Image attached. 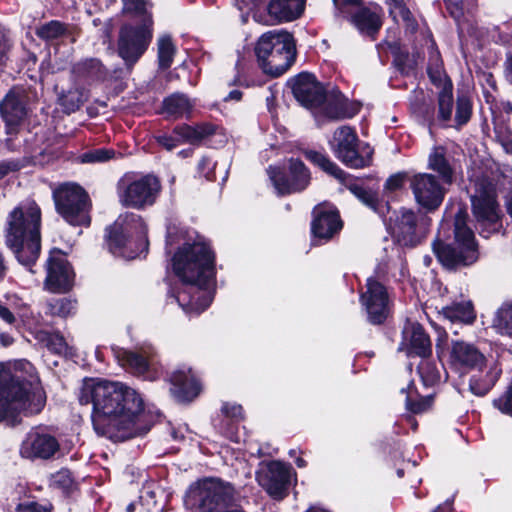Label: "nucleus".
I'll use <instances>...</instances> for the list:
<instances>
[{
  "mask_svg": "<svg viewBox=\"0 0 512 512\" xmlns=\"http://www.w3.org/2000/svg\"><path fill=\"white\" fill-rule=\"evenodd\" d=\"M79 401L92 405L94 430L113 441H124L149 430L142 396L122 382L86 379Z\"/></svg>",
  "mask_w": 512,
  "mask_h": 512,
  "instance_id": "f257e3e1",
  "label": "nucleus"
},
{
  "mask_svg": "<svg viewBox=\"0 0 512 512\" xmlns=\"http://www.w3.org/2000/svg\"><path fill=\"white\" fill-rule=\"evenodd\" d=\"M174 273L188 285L178 292L175 300L188 313L199 314L212 302L209 287L215 275L214 255L203 241L185 243L172 259Z\"/></svg>",
  "mask_w": 512,
  "mask_h": 512,
  "instance_id": "f03ea898",
  "label": "nucleus"
},
{
  "mask_svg": "<svg viewBox=\"0 0 512 512\" xmlns=\"http://www.w3.org/2000/svg\"><path fill=\"white\" fill-rule=\"evenodd\" d=\"M46 405V393L38 379L20 380L0 364V421L12 424L21 416L40 413Z\"/></svg>",
  "mask_w": 512,
  "mask_h": 512,
  "instance_id": "7ed1b4c3",
  "label": "nucleus"
},
{
  "mask_svg": "<svg viewBox=\"0 0 512 512\" xmlns=\"http://www.w3.org/2000/svg\"><path fill=\"white\" fill-rule=\"evenodd\" d=\"M41 211L34 201L15 207L7 217L6 243L24 266L34 264L40 254Z\"/></svg>",
  "mask_w": 512,
  "mask_h": 512,
  "instance_id": "20e7f679",
  "label": "nucleus"
},
{
  "mask_svg": "<svg viewBox=\"0 0 512 512\" xmlns=\"http://www.w3.org/2000/svg\"><path fill=\"white\" fill-rule=\"evenodd\" d=\"M255 53L265 74L280 76L295 60L293 36L287 31H269L258 39Z\"/></svg>",
  "mask_w": 512,
  "mask_h": 512,
  "instance_id": "39448f33",
  "label": "nucleus"
},
{
  "mask_svg": "<svg viewBox=\"0 0 512 512\" xmlns=\"http://www.w3.org/2000/svg\"><path fill=\"white\" fill-rule=\"evenodd\" d=\"M108 245L114 255L127 259L146 252L147 227L142 217L134 213L120 215L111 227Z\"/></svg>",
  "mask_w": 512,
  "mask_h": 512,
  "instance_id": "423d86ee",
  "label": "nucleus"
},
{
  "mask_svg": "<svg viewBox=\"0 0 512 512\" xmlns=\"http://www.w3.org/2000/svg\"><path fill=\"white\" fill-rule=\"evenodd\" d=\"M468 215L459 210L455 217V240L452 244L436 241L433 251L438 260L448 268L470 265L478 259V250L473 231L467 226Z\"/></svg>",
  "mask_w": 512,
  "mask_h": 512,
  "instance_id": "0eeeda50",
  "label": "nucleus"
},
{
  "mask_svg": "<svg viewBox=\"0 0 512 512\" xmlns=\"http://www.w3.org/2000/svg\"><path fill=\"white\" fill-rule=\"evenodd\" d=\"M233 498L231 484L218 478H204L189 487L184 502L194 512H222Z\"/></svg>",
  "mask_w": 512,
  "mask_h": 512,
  "instance_id": "6e6552de",
  "label": "nucleus"
},
{
  "mask_svg": "<svg viewBox=\"0 0 512 512\" xmlns=\"http://www.w3.org/2000/svg\"><path fill=\"white\" fill-rule=\"evenodd\" d=\"M161 191L160 180L153 174L138 176L134 173L125 174L118 182L119 202L134 209L152 206Z\"/></svg>",
  "mask_w": 512,
  "mask_h": 512,
  "instance_id": "1a4fd4ad",
  "label": "nucleus"
},
{
  "mask_svg": "<svg viewBox=\"0 0 512 512\" xmlns=\"http://www.w3.org/2000/svg\"><path fill=\"white\" fill-rule=\"evenodd\" d=\"M56 211L71 225L90 224V199L86 191L76 183H64L53 191Z\"/></svg>",
  "mask_w": 512,
  "mask_h": 512,
  "instance_id": "9d476101",
  "label": "nucleus"
},
{
  "mask_svg": "<svg viewBox=\"0 0 512 512\" xmlns=\"http://www.w3.org/2000/svg\"><path fill=\"white\" fill-rule=\"evenodd\" d=\"M329 145L334 155L350 168H364L372 162V149L367 144H360L355 130L350 126L337 128Z\"/></svg>",
  "mask_w": 512,
  "mask_h": 512,
  "instance_id": "9b49d317",
  "label": "nucleus"
},
{
  "mask_svg": "<svg viewBox=\"0 0 512 512\" xmlns=\"http://www.w3.org/2000/svg\"><path fill=\"white\" fill-rule=\"evenodd\" d=\"M472 211L477 222L490 231L500 227L501 210L497 201L495 185L480 179L475 183V193L471 196Z\"/></svg>",
  "mask_w": 512,
  "mask_h": 512,
  "instance_id": "f8f14e48",
  "label": "nucleus"
},
{
  "mask_svg": "<svg viewBox=\"0 0 512 512\" xmlns=\"http://www.w3.org/2000/svg\"><path fill=\"white\" fill-rule=\"evenodd\" d=\"M153 21L144 19L139 26L123 25L118 39V53L128 66L134 65L147 50L152 40Z\"/></svg>",
  "mask_w": 512,
  "mask_h": 512,
  "instance_id": "ddd939ff",
  "label": "nucleus"
},
{
  "mask_svg": "<svg viewBox=\"0 0 512 512\" xmlns=\"http://www.w3.org/2000/svg\"><path fill=\"white\" fill-rule=\"evenodd\" d=\"M306 0H254L251 8L255 21L274 25L300 17Z\"/></svg>",
  "mask_w": 512,
  "mask_h": 512,
  "instance_id": "4468645a",
  "label": "nucleus"
},
{
  "mask_svg": "<svg viewBox=\"0 0 512 512\" xmlns=\"http://www.w3.org/2000/svg\"><path fill=\"white\" fill-rule=\"evenodd\" d=\"M256 480L271 498L282 500L288 494L290 467L279 461L260 463Z\"/></svg>",
  "mask_w": 512,
  "mask_h": 512,
  "instance_id": "2eb2a0df",
  "label": "nucleus"
},
{
  "mask_svg": "<svg viewBox=\"0 0 512 512\" xmlns=\"http://www.w3.org/2000/svg\"><path fill=\"white\" fill-rule=\"evenodd\" d=\"M360 301L371 324H381L389 316L390 300L387 289L376 279H367L366 290L361 294Z\"/></svg>",
  "mask_w": 512,
  "mask_h": 512,
  "instance_id": "dca6fc26",
  "label": "nucleus"
},
{
  "mask_svg": "<svg viewBox=\"0 0 512 512\" xmlns=\"http://www.w3.org/2000/svg\"><path fill=\"white\" fill-rule=\"evenodd\" d=\"M410 188L417 204L427 211L437 209L443 202L445 189L432 174L413 175L410 178Z\"/></svg>",
  "mask_w": 512,
  "mask_h": 512,
  "instance_id": "f3484780",
  "label": "nucleus"
},
{
  "mask_svg": "<svg viewBox=\"0 0 512 512\" xmlns=\"http://www.w3.org/2000/svg\"><path fill=\"white\" fill-rule=\"evenodd\" d=\"M428 225L425 217L419 218L412 210L403 209L396 218L393 235L400 245L412 247L420 242Z\"/></svg>",
  "mask_w": 512,
  "mask_h": 512,
  "instance_id": "a211bd4d",
  "label": "nucleus"
},
{
  "mask_svg": "<svg viewBox=\"0 0 512 512\" xmlns=\"http://www.w3.org/2000/svg\"><path fill=\"white\" fill-rule=\"evenodd\" d=\"M74 282V272L65 255L60 251H53L47 261V276L45 288L54 293L69 291Z\"/></svg>",
  "mask_w": 512,
  "mask_h": 512,
  "instance_id": "6ab92c4d",
  "label": "nucleus"
},
{
  "mask_svg": "<svg viewBox=\"0 0 512 512\" xmlns=\"http://www.w3.org/2000/svg\"><path fill=\"white\" fill-rule=\"evenodd\" d=\"M268 173L279 194L302 191L310 182L309 170L303 162L295 159L289 162V180H285L282 172L276 167H269Z\"/></svg>",
  "mask_w": 512,
  "mask_h": 512,
  "instance_id": "aec40b11",
  "label": "nucleus"
},
{
  "mask_svg": "<svg viewBox=\"0 0 512 512\" xmlns=\"http://www.w3.org/2000/svg\"><path fill=\"white\" fill-rule=\"evenodd\" d=\"M292 90L298 102L314 111L320 106L326 94L321 83L310 73L299 74L293 81Z\"/></svg>",
  "mask_w": 512,
  "mask_h": 512,
  "instance_id": "412c9836",
  "label": "nucleus"
},
{
  "mask_svg": "<svg viewBox=\"0 0 512 512\" xmlns=\"http://www.w3.org/2000/svg\"><path fill=\"white\" fill-rule=\"evenodd\" d=\"M59 450L57 439L51 434L32 430L21 445V455L33 459H49Z\"/></svg>",
  "mask_w": 512,
  "mask_h": 512,
  "instance_id": "4be33fe9",
  "label": "nucleus"
},
{
  "mask_svg": "<svg viewBox=\"0 0 512 512\" xmlns=\"http://www.w3.org/2000/svg\"><path fill=\"white\" fill-rule=\"evenodd\" d=\"M121 366L130 372L144 376L145 379L156 378L155 360L151 349L142 348L140 351L122 350L117 354Z\"/></svg>",
  "mask_w": 512,
  "mask_h": 512,
  "instance_id": "5701e85b",
  "label": "nucleus"
},
{
  "mask_svg": "<svg viewBox=\"0 0 512 512\" xmlns=\"http://www.w3.org/2000/svg\"><path fill=\"white\" fill-rule=\"evenodd\" d=\"M313 213L312 233L316 238L328 240L341 229L339 214L332 206L319 205Z\"/></svg>",
  "mask_w": 512,
  "mask_h": 512,
  "instance_id": "b1692460",
  "label": "nucleus"
},
{
  "mask_svg": "<svg viewBox=\"0 0 512 512\" xmlns=\"http://www.w3.org/2000/svg\"><path fill=\"white\" fill-rule=\"evenodd\" d=\"M172 384L171 393L180 402L191 401L200 391V384L190 369H179L170 377Z\"/></svg>",
  "mask_w": 512,
  "mask_h": 512,
  "instance_id": "393cba45",
  "label": "nucleus"
},
{
  "mask_svg": "<svg viewBox=\"0 0 512 512\" xmlns=\"http://www.w3.org/2000/svg\"><path fill=\"white\" fill-rule=\"evenodd\" d=\"M0 114L11 133L26 115L22 94L11 90L0 102Z\"/></svg>",
  "mask_w": 512,
  "mask_h": 512,
  "instance_id": "a878e982",
  "label": "nucleus"
},
{
  "mask_svg": "<svg viewBox=\"0 0 512 512\" xmlns=\"http://www.w3.org/2000/svg\"><path fill=\"white\" fill-rule=\"evenodd\" d=\"M451 364L457 368H477L484 361V355L473 345L465 342H455L450 355Z\"/></svg>",
  "mask_w": 512,
  "mask_h": 512,
  "instance_id": "bb28decb",
  "label": "nucleus"
},
{
  "mask_svg": "<svg viewBox=\"0 0 512 512\" xmlns=\"http://www.w3.org/2000/svg\"><path fill=\"white\" fill-rule=\"evenodd\" d=\"M403 343L408 346V353L426 357L431 353V341L418 323H407L403 330Z\"/></svg>",
  "mask_w": 512,
  "mask_h": 512,
  "instance_id": "cd10ccee",
  "label": "nucleus"
},
{
  "mask_svg": "<svg viewBox=\"0 0 512 512\" xmlns=\"http://www.w3.org/2000/svg\"><path fill=\"white\" fill-rule=\"evenodd\" d=\"M353 116L346 111L345 99L340 94L329 96L325 94L324 100L314 111V117L319 123L351 118Z\"/></svg>",
  "mask_w": 512,
  "mask_h": 512,
  "instance_id": "c85d7f7f",
  "label": "nucleus"
},
{
  "mask_svg": "<svg viewBox=\"0 0 512 512\" xmlns=\"http://www.w3.org/2000/svg\"><path fill=\"white\" fill-rule=\"evenodd\" d=\"M382 8L371 5L358 9L352 16V22L363 33L373 36L382 25Z\"/></svg>",
  "mask_w": 512,
  "mask_h": 512,
  "instance_id": "c756f323",
  "label": "nucleus"
},
{
  "mask_svg": "<svg viewBox=\"0 0 512 512\" xmlns=\"http://www.w3.org/2000/svg\"><path fill=\"white\" fill-rule=\"evenodd\" d=\"M194 103L184 94L175 93L165 98L162 104V113L168 118L189 116Z\"/></svg>",
  "mask_w": 512,
  "mask_h": 512,
  "instance_id": "7c9ffc66",
  "label": "nucleus"
},
{
  "mask_svg": "<svg viewBox=\"0 0 512 512\" xmlns=\"http://www.w3.org/2000/svg\"><path fill=\"white\" fill-rule=\"evenodd\" d=\"M501 373V368L494 364L484 375L482 373L474 375L470 380V391L477 396L485 395L495 385Z\"/></svg>",
  "mask_w": 512,
  "mask_h": 512,
  "instance_id": "2f4dec72",
  "label": "nucleus"
},
{
  "mask_svg": "<svg viewBox=\"0 0 512 512\" xmlns=\"http://www.w3.org/2000/svg\"><path fill=\"white\" fill-rule=\"evenodd\" d=\"M212 133L213 127L208 124H201L197 126L180 125L174 129V135L178 137V142H180V144H198Z\"/></svg>",
  "mask_w": 512,
  "mask_h": 512,
  "instance_id": "473e14b6",
  "label": "nucleus"
},
{
  "mask_svg": "<svg viewBox=\"0 0 512 512\" xmlns=\"http://www.w3.org/2000/svg\"><path fill=\"white\" fill-rule=\"evenodd\" d=\"M492 328L496 333L512 338V302H504L496 310Z\"/></svg>",
  "mask_w": 512,
  "mask_h": 512,
  "instance_id": "72a5a7b5",
  "label": "nucleus"
},
{
  "mask_svg": "<svg viewBox=\"0 0 512 512\" xmlns=\"http://www.w3.org/2000/svg\"><path fill=\"white\" fill-rule=\"evenodd\" d=\"M443 314L451 321L471 323L475 319L473 306L470 302L454 303L443 308Z\"/></svg>",
  "mask_w": 512,
  "mask_h": 512,
  "instance_id": "f704fd0d",
  "label": "nucleus"
},
{
  "mask_svg": "<svg viewBox=\"0 0 512 512\" xmlns=\"http://www.w3.org/2000/svg\"><path fill=\"white\" fill-rule=\"evenodd\" d=\"M445 154L443 147H435L429 156V168L438 172L447 182H451L452 169Z\"/></svg>",
  "mask_w": 512,
  "mask_h": 512,
  "instance_id": "c9c22d12",
  "label": "nucleus"
},
{
  "mask_svg": "<svg viewBox=\"0 0 512 512\" xmlns=\"http://www.w3.org/2000/svg\"><path fill=\"white\" fill-rule=\"evenodd\" d=\"M305 155L307 159H309L315 165L319 166L326 173L341 181L345 179V172L339 168L337 164L331 161L326 155L312 150L305 152Z\"/></svg>",
  "mask_w": 512,
  "mask_h": 512,
  "instance_id": "e433bc0d",
  "label": "nucleus"
},
{
  "mask_svg": "<svg viewBox=\"0 0 512 512\" xmlns=\"http://www.w3.org/2000/svg\"><path fill=\"white\" fill-rule=\"evenodd\" d=\"M175 54V46L170 36L163 35L158 39V60L159 65L163 69H167L173 62Z\"/></svg>",
  "mask_w": 512,
  "mask_h": 512,
  "instance_id": "4c0bfd02",
  "label": "nucleus"
},
{
  "mask_svg": "<svg viewBox=\"0 0 512 512\" xmlns=\"http://www.w3.org/2000/svg\"><path fill=\"white\" fill-rule=\"evenodd\" d=\"M418 372L425 386H434L441 380V372L435 363L423 359L418 365Z\"/></svg>",
  "mask_w": 512,
  "mask_h": 512,
  "instance_id": "58836bf2",
  "label": "nucleus"
},
{
  "mask_svg": "<svg viewBox=\"0 0 512 512\" xmlns=\"http://www.w3.org/2000/svg\"><path fill=\"white\" fill-rule=\"evenodd\" d=\"M76 308V301L67 298L56 299L48 304L50 314L60 317H67L74 314Z\"/></svg>",
  "mask_w": 512,
  "mask_h": 512,
  "instance_id": "ea45409f",
  "label": "nucleus"
},
{
  "mask_svg": "<svg viewBox=\"0 0 512 512\" xmlns=\"http://www.w3.org/2000/svg\"><path fill=\"white\" fill-rule=\"evenodd\" d=\"M439 114L442 120L447 121L452 116L453 94L452 85H445L439 94Z\"/></svg>",
  "mask_w": 512,
  "mask_h": 512,
  "instance_id": "a19ab883",
  "label": "nucleus"
},
{
  "mask_svg": "<svg viewBox=\"0 0 512 512\" xmlns=\"http://www.w3.org/2000/svg\"><path fill=\"white\" fill-rule=\"evenodd\" d=\"M115 155L114 150L99 148L84 152L83 154L78 156V160L81 163H103L110 159H112Z\"/></svg>",
  "mask_w": 512,
  "mask_h": 512,
  "instance_id": "79ce46f5",
  "label": "nucleus"
},
{
  "mask_svg": "<svg viewBox=\"0 0 512 512\" xmlns=\"http://www.w3.org/2000/svg\"><path fill=\"white\" fill-rule=\"evenodd\" d=\"M347 187L349 191L363 204L373 210L377 209V197L373 191L365 189L356 182L350 183Z\"/></svg>",
  "mask_w": 512,
  "mask_h": 512,
  "instance_id": "37998d69",
  "label": "nucleus"
},
{
  "mask_svg": "<svg viewBox=\"0 0 512 512\" xmlns=\"http://www.w3.org/2000/svg\"><path fill=\"white\" fill-rule=\"evenodd\" d=\"M66 32V27L59 21H50L37 29V35L45 40H52L62 36Z\"/></svg>",
  "mask_w": 512,
  "mask_h": 512,
  "instance_id": "c03bdc74",
  "label": "nucleus"
},
{
  "mask_svg": "<svg viewBox=\"0 0 512 512\" xmlns=\"http://www.w3.org/2000/svg\"><path fill=\"white\" fill-rule=\"evenodd\" d=\"M16 315L22 316L21 308L17 305L15 300H9V304L0 302V319L8 325H13L16 322Z\"/></svg>",
  "mask_w": 512,
  "mask_h": 512,
  "instance_id": "a18cd8bd",
  "label": "nucleus"
},
{
  "mask_svg": "<svg viewBox=\"0 0 512 512\" xmlns=\"http://www.w3.org/2000/svg\"><path fill=\"white\" fill-rule=\"evenodd\" d=\"M147 1L146 0H123V11L134 15L141 16L142 23L147 17L151 15L147 12Z\"/></svg>",
  "mask_w": 512,
  "mask_h": 512,
  "instance_id": "49530a36",
  "label": "nucleus"
},
{
  "mask_svg": "<svg viewBox=\"0 0 512 512\" xmlns=\"http://www.w3.org/2000/svg\"><path fill=\"white\" fill-rule=\"evenodd\" d=\"M471 116V103L465 96H459L457 99V108L455 120L458 125H463L468 122Z\"/></svg>",
  "mask_w": 512,
  "mask_h": 512,
  "instance_id": "de8ad7c7",
  "label": "nucleus"
},
{
  "mask_svg": "<svg viewBox=\"0 0 512 512\" xmlns=\"http://www.w3.org/2000/svg\"><path fill=\"white\" fill-rule=\"evenodd\" d=\"M496 138L502 145L504 151L508 154L512 153V131L505 125H498L495 128Z\"/></svg>",
  "mask_w": 512,
  "mask_h": 512,
  "instance_id": "09e8293b",
  "label": "nucleus"
},
{
  "mask_svg": "<svg viewBox=\"0 0 512 512\" xmlns=\"http://www.w3.org/2000/svg\"><path fill=\"white\" fill-rule=\"evenodd\" d=\"M493 404L502 413L512 416V384L505 393L493 401Z\"/></svg>",
  "mask_w": 512,
  "mask_h": 512,
  "instance_id": "8fccbe9b",
  "label": "nucleus"
},
{
  "mask_svg": "<svg viewBox=\"0 0 512 512\" xmlns=\"http://www.w3.org/2000/svg\"><path fill=\"white\" fill-rule=\"evenodd\" d=\"M47 346L51 351L57 354H66L68 350V345L64 337L60 334L50 335L48 338Z\"/></svg>",
  "mask_w": 512,
  "mask_h": 512,
  "instance_id": "3c124183",
  "label": "nucleus"
},
{
  "mask_svg": "<svg viewBox=\"0 0 512 512\" xmlns=\"http://www.w3.org/2000/svg\"><path fill=\"white\" fill-rule=\"evenodd\" d=\"M432 403V399L430 397L421 398L418 401H411V399L407 398V408L413 413H422L425 412Z\"/></svg>",
  "mask_w": 512,
  "mask_h": 512,
  "instance_id": "603ef678",
  "label": "nucleus"
},
{
  "mask_svg": "<svg viewBox=\"0 0 512 512\" xmlns=\"http://www.w3.org/2000/svg\"><path fill=\"white\" fill-rule=\"evenodd\" d=\"M446 8L450 15L457 21L460 22L464 15L462 0H444Z\"/></svg>",
  "mask_w": 512,
  "mask_h": 512,
  "instance_id": "864d4df0",
  "label": "nucleus"
},
{
  "mask_svg": "<svg viewBox=\"0 0 512 512\" xmlns=\"http://www.w3.org/2000/svg\"><path fill=\"white\" fill-rule=\"evenodd\" d=\"M72 482L71 474L68 470H61L54 475V483L63 489H68Z\"/></svg>",
  "mask_w": 512,
  "mask_h": 512,
  "instance_id": "5fc2aeb1",
  "label": "nucleus"
},
{
  "mask_svg": "<svg viewBox=\"0 0 512 512\" xmlns=\"http://www.w3.org/2000/svg\"><path fill=\"white\" fill-rule=\"evenodd\" d=\"M405 177L406 174L402 172L390 176L385 183V188L390 191L398 190L402 187Z\"/></svg>",
  "mask_w": 512,
  "mask_h": 512,
  "instance_id": "6e6d98bb",
  "label": "nucleus"
},
{
  "mask_svg": "<svg viewBox=\"0 0 512 512\" xmlns=\"http://www.w3.org/2000/svg\"><path fill=\"white\" fill-rule=\"evenodd\" d=\"M214 163L211 159L207 157H203L198 163V171L207 179L212 177V170L214 168Z\"/></svg>",
  "mask_w": 512,
  "mask_h": 512,
  "instance_id": "4d7b16f0",
  "label": "nucleus"
},
{
  "mask_svg": "<svg viewBox=\"0 0 512 512\" xmlns=\"http://www.w3.org/2000/svg\"><path fill=\"white\" fill-rule=\"evenodd\" d=\"M222 412L231 418L240 419L242 418V407L238 404L225 403L222 406Z\"/></svg>",
  "mask_w": 512,
  "mask_h": 512,
  "instance_id": "13d9d810",
  "label": "nucleus"
},
{
  "mask_svg": "<svg viewBox=\"0 0 512 512\" xmlns=\"http://www.w3.org/2000/svg\"><path fill=\"white\" fill-rule=\"evenodd\" d=\"M157 141L160 145L165 147L167 150H172L175 148L180 142H178V137L170 136V135H160L157 137Z\"/></svg>",
  "mask_w": 512,
  "mask_h": 512,
  "instance_id": "bf43d9fd",
  "label": "nucleus"
},
{
  "mask_svg": "<svg viewBox=\"0 0 512 512\" xmlns=\"http://www.w3.org/2000/svg\"><path fill=\"white\" fill-rule=\"evenodd\" d=\"M17 512H48V510L35 502H26L18 505Z\"/></svg>",
  "mask_w": 512,
  "mask_h": 512,
  "instance_id": "052dcab7",
  "label": "nucleus"
},
{
  "mask_svg": "<svg viewBox=\"0 0 512 512\" xmlns=\"http://www.w3.org/2000/svg\"><path fill=\"white\" fill-rule=\"evenodd\" d=\"M337 7H345L348 5L358 4L362 0H333Z\"/></svg>",
  "mask_w": 512,
  "mask_h": 512,
  "instance_id": "680f3d73",
  "label": "nucleus"
},
{
  "mask_svg": "<svg viewBox=\"0 0 512 512\" xmlns=\"http://www.w3.org/2000/svg\"><path fill=\"white\" fill-rule=\"evenodd\" d=\"M452 510V503L446 501L445 503L439 505L432 512H450Z\"/></svg>",
  "mask_w": 512,
  "mask_h": 512,
  "instance_id": "e2e57ef3",
  "label": "nucleus"
},
{
  "mask_svg": "<svg viewBox=\"0 0 512 512\" xmlns=\"http://www.w3.org/2000/svg\"><path fill=\"white\" fill-rule=\"evenodd\" d=\"M506 77L512 83V55L506 61Z\"/></svg>",
  "mask_w": 512,
  "mask_h": 512,
  "instance_id": "0e129e2a",
  "label": "nucleus"
},
{
  "mask_svg": "<svg viewBox=\"0 0 512 512\" xmlns=\"http://www.w3.org/2000/svg\"><path fill=\"white\" fill-rule=\"evenodd\" d=\"M13 342V339L5 333H0V344L3 346H9Z\"/></svg>",
  "mask_w": 512,
  "mask_h": 512,
  "instance_id": "69168bd1",
  "label": "nucleus"
},
{
  "mask_svg": "<svg viewBox=\"0 0 512 512\" xmlns=\"http://www.w3.org/2000/svg\"><path fill=\"white\" fill-rule=\"evenodd\" d=\"M241 98H242V93L239 90H233L228 94V96L225 98V100L239 101Z\"/></svg>",
  "mask_w": 512,
  "mask_h": 512,
  "instance_id": "338daca9",
  "label": "nucleus"
},
{
  "mask_svg": "<svg viewBox=\"0 0 512 512\" xmlns=\"http://www.w3.org/2000/svg\"><path fill=\"white\" fill-rule=\"evenodd\" d=\"M6 50H7L6 42L4 40L0 39V64L3 62Z\"/></svg>",
  "mask_w": 512,
  "mask_h": 512,
  "instance_id": "774afa93",
  "label": "nucleus"
}]
</instances>
